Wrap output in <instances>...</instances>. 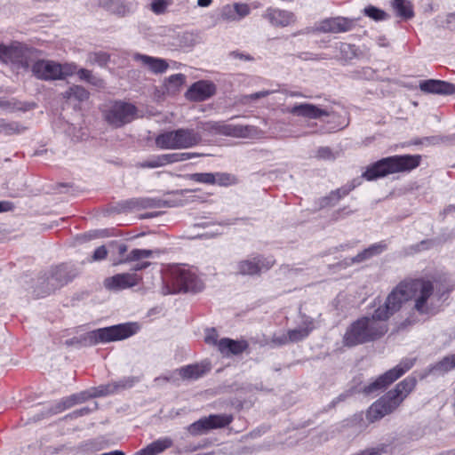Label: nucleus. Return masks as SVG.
<instances>
[{"instance_id": "1", "label": "nucleus", "mask_w": 455, "mask_h": 455, "mask_svg": "<svg viewBox=\"0 0 455 455\" xmlns=\"http://www.w3.org/2000/svg\"><path fill=\"white\" fill-rule=\"evenodd\" d=\"M381 311H375L371 316H363L353 322L343 336V344L346 347H355L380 339L388 331L387 323H384L379 315Z\"/></svg>"}, {"instance_id": "2", "label": "nucleus", "mask_w": 455, "mask_h": 455, "mask_svg": "<svg viewBox=\"0 0 455 455\" xmlns=\"http://www.w3.org/2000/svg\"><path fill=\"white\" fill-rule=\"evenodd\" d=\"M417 380L407 377L399 382L395 387L376 401L367 411V419L374 422L395 411L414 389Z\"/></svg>"}, {"instance_id": "3", "label": "nucleus", "mask_w": 455, "mask_h": 455, "mask_svg": "<svg viewBox=\"0 0 455 455\" xmlns=\"http://www.w3.org/2000/svg\"><path fill=\"white\" fill-rule=\"evenodd\" d=\"M420 160L419 155H396L385 157L369 165L362 177L371 181L389 174L411 172L419 165Z\"/></svg>"}, {"instance_id": "4", "label": "nucleus", "mask_w": 455, "mask_h": 455, "mask_svg": "<svg viewBox=\"0 0 455 455\" xmlns=\"http://www.w3.org/2000/svg\"><path fill=\"white\" fill-rule=\"evenodd\" d=\"M204 289L201 278L192 270L185 267H172L163 278L161 292L163 295L180 292H197Z\"/></svg>"}, {"instance_id": "5", "label": "nucleus", "mask_w": 455, "mask_h": 455, "mask_svg": "<svg viewBox=\"0 0 455 455\" xmlns=\"http://www.w3.org/2000/svg\"><path fill=\"white\" fill-rule=\"evenodd\" d=\"M410 299L414 301V309L420 315H435L438 311L439 298L434 293L431 281L417 279L408 283Z\"/></svg>"}, {"instance_id": "6", "label": "nucleus", "mask_w": 455, "mask_h": 455, "mask_svg": "<svg viewBox=\"0 0 455 455\" xmlns=\"http://www.w3.org/2000/svg\"><path fill=\"white\" fill-rule=\"evenodd\" d=\"M31 71L40 80H64L76 72V64L73 62L61 64L54 60H39L32 65Z\"/></svg>"}, {"instance_id": "7", "label": "nucleus", "mask_w": 455, "mask_h": 455, "mask_svg": "<svg viewBox=\"0 0 455 455\" xmlns=\"http://www.w3.org/2000/svg\"><path fill=\"white\" fill-rule=\"evenodd\" d=\"M197 128L209 135H221L234 138L250 137L252 127L242 124H231L225 121L209 120L199 122Z\"/></svg>"}, {"instance_id": "8", "label": "nucleus", "mask_w": 455, "mask_h": 455, "mask_svg": "<svg viewBox=\"0 0 455 455\" xmlns=\"http://www.w3.org/2000/svg\"><path fill=\"white\" fill-rule=\"evenodd\" d=\"M415 359H403L394 368L388 370L382 375L379 376L375 380L363 387V392L366 395H371L381 391L390 384L398 379L405 372H407L414 365Z\"/></svg>"}, {"instance_id": "9", "label": "nucleus", "mask_w": 455, "mask_h": 455, "mask_svg": "<svg viewBox=\"0 0 455 455\" xmlns=\"http://www.w3.org/2000/svg\"><path fill=\"white\" fill-rule=\"evenodd\" d=\"M30 50L20 43L9 46L0 44V60L10 65L17 72L28 69L30 64Z\"/></svg>"}, {"instance_id": "10", "label": "nucleus", "mask_w": 455, "mask_h": 455, "mask_svg": "<svg viewBox=\"0 0 455 455\" xmlns=\"http://www.w3.org/2000/svg\"><path fill=\"white\" fill-rule=\"evenodd\" d=\"M136 382L134 377H126L118 381L110 382L93 387L91 390L73 394L77 403H82L92 397L106 396L119 392L120 390L133 387Z\"/></svg>"}, {"instance_id": "11", "label": "nucleus", "mask_w": 455, "mask_h": 455, "mask_svg": "<svg viewBox=\"0 0 455 455\" xmlns=\"http://www.w3.org/2000/svg\"><path fill=\"white\" fill-rule=\"evenodd\" d=\"M137 108L131 103L116 101L104 111L106 122L116 128L131 123L136 116Z\"/></svg>"}, {"instance_id": "12", "label": "nucleus", "mask_w": 455, "mask_h": 455, "mask_svg": "<svg viewBox=\"0 0 455 455\" xmlns=\"http://www.w3.org/2000/svg\"><path fill=\"white\" fill-rule=\"evenodd\" d=\"M410 299L408 283H401L387 296L383 306L375 309L376 313L381 311L379 315L384 323H387L388 318L398 311L403 303Z\"/></svg>"}, {"instance_id": "13", "label": "nucleus", "mask_w": 455, "mask_h": 455, "mask_svg": "<svg viewBox=\"0 0 455 455\" xmlns=\"http://www.w3.org/2000/svg\"><path fill=\"white\" fill-rule=\"evenodd\" d=\"M233 419L232 414H211L190 424L188 430L193 435H202L212 429L226 427Z\"/></svg>"}, {"instance_id": "14", "label": "nucleus", "mask_w": 455, "mask_h": 455, "mask_svg": "<svg viewBox=\"0 0 455 455\" xmlns=\"http://www.w3.org/2000/svg\"><path fill=\"white\" fill-rule=\"evenodd\" d=\"M275 263L272 256L256 255L237 262L236 273L242 275H257L269 270Z\"/></svg>"}, {"instance_id": "15", "label": "nucleus", "mask_w": 455, "mask_h": 455, "mask_svg": "<svg viewBox=\"0 0 455 455\" xmlns=\"http://www.w3.org/2000/svg\"><path fill=\"white\" fill-rule=\"evenodd\" d=\"M101 343L123 340L134 335L139 327L134 323H120L104 328H99Z\"/></svg>"}, {"instance_id": "16", "label": "nucleus", "mask_w": 455, "mask_h": 455, "mask_svg": "<svg viewBox=\"0 0 455 455\" xmlns=\"http://www.w3.org/2000/svg\"><path fill=\"white\" fill-rule=\"evenodd\" d=\"M286 112L304 119H320L323 116H329L330 112L327 108L311 103H299L288 107Z\"/></svg>"}, {"instance_id": "17", "label": "nucleus", "mask_w": 455, "mask_h": 455, "mask_svg": "<svg viewBox=\"0 0 455 455\" xmlns=\"http://www.w3.org/2000/svg\"><path fill=\"white\" fill-rule=\"evenodd\" d=\"M141 277L137 274L123 273L106 278L104 285L111 291H120L133 287L140 283Z\"/></svg>"}, {"instance_id": "18", "label": "nucleus", "mask_w": 455, "mask_h": 455, "mask_svg": "<svg viewBox=\"0 0 455 455\" xmlns=\"http://www.w3.org/2000/svg\"><path fill=\"white\" fill-rule=\"evenodd\" d=\"M216 92V86L211 81L201 80L194 83L186 92V98L192 101H204Z\"/></svg>"}, {"instance_id": "19", "label": "nucleus", "mask_w": 455, "mask_h": 455, "mask_svg": "<svg viewBox=\"0 0 455 455\" xmlns=\"http://www.w3.org/2000/svg\"><path fill=\"white\" fill-rule=\"evenodd\" d=\"M355 27V20L344 17L329 18L322 20L317 29L323 33H344Z\"/></svg>"}, {"instance_id": "20", "label": "nucleus", "mask_w": 455, "mask_h": 455, "mask_svg": "<svg viewBox=\"0 0 455 455\" xmlns=\"http://www.w3.org/2000/svg\"><path fill=\"white\" fill-rule=\"evenodd\" d=\"M262 17L274 27H287L295 22L296 18L293 12L278 8H267Z\"/></svg>"}, {"instance_id": "21", "label": "nucleus", "mask_w": 455, "mask_h": 455, "mask_svg": "<svg viewBox=\"0 0 455 455\" xmlns=\"http://www.w3.org/2000/svg\"><path fill=\"white\" fill-rule=\"evenodd\" d=\"M100 5L113 14L124 17L136 11L138 3L135 0H102Z\"/></svg>"}, {"instance_id": "22", "label": "nucleus", "mask_w": 455, "mask_h": 455, "mask_svg": "<svg viewBox=\"0 0 455 455\" xmlns=\"http://www.w3.org/2000/svg\"><path fill=\"white\" fill-rule=\"evenodd\" d=\"M73 279V275H69L68 267L61 265L55 267L51 275L47 277V290L43 293L37 295L45 296L51 291L63 286Z\"/></svg>"}, {"instance_id": "23", "label": "nucleus", "mask_w": 455, "mask_h": 455, "mask_svg": "<svg viewBox=\"0 0 455 455\" xmlns=\"http://www.w3.org/2000/svg\"><path fill=\"white\" fill-rule=\"evenodd\" d=\"M421 92L432 94L451 95L455 93V84L435 79H428L419 83Z\"/></svg>"}, {"instance_id": "24", "label": "nucleus", "mask_w": 455, "mask_h": 455, "mask_svg": "<svg viewBox=\"0 0 455 455\" xmlns=\"http://www.w3.org/2000/svg\"><path fill=\"white\" fill-rule=\"evenodd\" d=\"M248 347L249 344L244 339L234 340L229 338H223L219 341V351L225 356L238 355L245 351Z\"/></svg>"}, {"instance_id": "25", "label": "nucleus", "mask_w": 455, "mask_h": 455, "mask_svg": "<svg viewBox=\"0 0 455 455\" xmlns=\"http://www.w3.org/2000/svg\"><path fill=\"white\" fill-rule=\"evenodd\" d=\"M133 60L140 62L143 66L148 67L154 74H163L169 68V64L165 60L141 53H135L133 55Z\"/></svg>"}, {"instance_id": "26", "label": "nucleus", "mask_w": 455, "mask_h": 455, "mask_svg": "<svg viewBox=\"0 0 455 455\" xmlns=\"http://www.w3.org/2000/svg\"><path fill=\"white\" fill-rule=\"evenodd\" d=\"M177 132L180 149L193 148L202 141V135L194 129L180 128Z\"/></svg>"}, {"instance_id": "27", "label": "nucleus", "mask_w": 455, "mask_h": 455, "mask_svg": "<svg viewBox=\"0 0 455 455\" xmlns=\"http://www.w3.org/2000/svg\"><path fill=\"white\" fill-rule=\"evenodd\" d=\"M154 251L147 249H133L122 262L138 261L133 265L132 270L140 271L148 267L151 263L149 261H140L142 259L150 258Z\"/></svg>"}, {"instance_id": "28", "label": "nucleus", "mask_w": 455, "mask_h": 455, "mask_svg": "<svg viewBox=\"0 0 455 455\" xmlns=\"http://www.w3.org/2000/svg\"><path fill=\"white\" fill-rule=\"evenodd\" d=\"M172 440L170 437L160 438L135 452L134 455H156L172 447Z\"/></svg>"}, {"instance_id": "29", "label": "nucleus", "mask_w": 455, "mask_h": 455, "mask_svg": "<svg viewBox=\"0 0 455 455\" xmlns=\"http://www.w3.org/2000/svg\"><path fill=\"white\" fill-rule=\"evenodd\" d=\"M210 371L209 363L189 364L178 370L184 379H197Z\"/></svg>"}, {"instance_id": "30", "label": "nucleus", "mask_w": 455, "mask_h": 455, "mask_svg": "<svg viewBox=\"0 0 455 455\" xmlns=\"http://www.w3.org/2000/svg\"><path fill=\"white\" fill-rule=\"evenodd\" d=\"M36 104L35 102L19 101L15 99L7 100H4V98H0V108L4 111L27 112V111L36 108Z\"/></svg>"}, {"instance_id": "31", "label": "nucleus", "mask_w": 455, "mask_h": 455, "mask_svg": "<svg viewBox=\"0 0 455 455\" xmlns=\"http://www.w3.org/2000/svg\"><path fill=\"white\" fill-rule=\"evenodd\" d=\"M156 144L162 149H180L177 130L159 134L156 138Z\"/></svg>"}, {"instance_id": "32", "label": "nucleus", "mask_w": 455, "mask_h": 455, "mask_svg": "<svg viewBox=\"0 0 455 455\" xmlns=\"http://www.w3.org/2000/svg\"><path fill=\"white\" fill-rule=\"evenodd\" d=\"M455 368V354L447 355L437 363L430 365L428 373L440 374L450 371Z\"/></svg>"}, {"instance_id": "33", "label": "nucleus", "mask_w": 455, "mask_h": 455, "mask_svg": "<svg viewBox=\"0 0 455 455\" xmlns=\"http://www.w3.org/2000/svg\"><path fill=\"white\" fill-rule=\"evenodd\" d=\"M314 329V323L312 320H305L303 324L298 328L289 330L290 341L299 342L306 339Z\"/></svg>"}, {"instance_id": "34", "label": "nucleus", "mask_w": 455, "mask_h": 455, "mask_svg": "<svg viewBox=\"0 0 455 455\" xmlns=\"http://www.w3.org/2000/svg\"><path fill=\"white\" fill-rule=\"evenodd\" d=\"M392 7L396 15L403 20H410L414 16L413 6L410 0H393Z\"/></svg>"}, {"instance_id": "35", "label": "nucleus", "mask_w": 455, "mask_h": 455, "mask_svg": "<svg viewBox=\"0 0 455 455\" xmlns=\"http://www.w3.org/2000/svg\"><path fill=\"white\" fill-rule=\"evenodd\" d=\"M26 127L22 125L19 122L15 121H7L5 119L0 118V133L5 136H10L13 134H20L25 132Z\"/></svg>"}, {"instance_id": "36", "label": "nucleus", "mask_w": 455, "mask_h": 455, "mask_svg": "<svg viewBox=\"0 0 455 455\" xmlns=\"http://www.w3.org/2000/svg\"><path fill=\"white\" fill-rule=\"evenodd\" d=\"M62 95L67 100H75L81 102L89 98V92L83 86L73 85L64 92Z\"/></svg>"}, {"instance_id": "37", "label": "nucleus", "mask_w": 455, "mask_h": 455, "mask_svg": "<svg viewBox=\"0 0 455 455\" xmlns=\"http://www.w3.org/2000/svg\"><path fill=\"white\" fill-rule=\"evenodd\" d=\"M186 81V76L183 74H175L170 76L164 81V87L169 93L177 92Z\"/></svg>"}, {"instance_id": "38", "label": "nucleus", "mask_w": 455, "mask_h": 455, "mask_svg": "<svg viewBox=\"0 0 455 455\" xmlns=\"http://www.w3.org/2000/svg\"><path fill=\"white\" fill-rule=\"evenodd\" d=\"M164 166L169 164L182 162L191 159L196 156H199L196 153H172L161 155Z\"/></svg>"}, {"instance_id": "39", "label": "nucleus", "mask_w": 455, "mask_h": 455, "mask_svg": "<svg viewBox=\"0 0 455 455\" xmlns=\"http://www.w3.org/2000/svg\"><path fill=\"white\" fill-rule=\"evenodd\" d=\"M99 336H100V330L96 329L80 336L79 339H77V343L84 347L95 346L97 344L101 343L100 337Z\"/></svg>"}, {"instance_id": "40", "label": "nucleus", "mask_w": 455, "mask_h": 455, "mask_svg": "<svg viewBox=\"0 0 455 455\" xmlns=\"http://www.w3.org/2000/svg\"><path fill=\"white\" fill-rule=\"evenodd\" d=\"M78 404L76 401L74 395L69 396L63 397L60 401L57 402L54 406L51 409L52 414H57L64 411L67 409L73 407L74 405Z\"/></svg>"}, {"instance_id": "41", "label": "nucleus", "mask_w": 455, "mask_h": 455, "mask_svg": "<svg viewBox=\"0 0 455 455\" xmlns=\"http://www.w3.org/2000/svg\"><path fill=\"white\" fill-rule=\"evenodd\" d=\"M172 3V0H150L149 10L156 15H163L167 12Z\"/></svg>"}, {"instance_id": "42", "label": "nucleus", "mask_w": 455, "mask_h": 455, "mask_svg": "<svg viewBox=\"0 0 455 455\" xmlns=\"http://www.w3.org/2000/svg\"><path fill=\"white\" fill-rule=\"evenodd\" d=\"M75 74H77L81 80L86 81L94 86L101 87L103 85V81L100 77L92 75V71L88 69L78 68L76 67V72Z\"/></svg>"}, {"instance_id": "43", "label": "nucleus", "mask_w": 455, "mask_h": 455, "mask_svg": "<svg viewBox=\"0 0 455 455\" xmlns=\"http://www.w3.org/2000/svg\"><path fill=\"white\" fill-rule=\"evenodd\" d=\"M215 184L221 187L235 185L238 182L237 178L228 172H214Z\"/></svg>"}, {"instance_id": "44", "label": "nucleus", "mask_w": 455, "mask_h": 455, "mask_svg": "<svg viewBox=\"0 0 455 455\" xmlns=\"http://www.w3.org/2000/svg\"><path fill=\"white\" fill-rule=\"evenodd\" d=\"M363 14L375 21L386 20L388 18L387 13L373 5L366 6L363 11Z\"/></svg>"}, {"instance_id": "45", "label": "nucleus", "mask_w": 455, "mask_h": 455, "mask_svg": "<svg viewBox=\"0 0 455 455\" xmlns=\"http://www.w3.org/2000/svg\"><path fill=\"white\" fill-rule=\"evenodd\" d=\"M191 180L208 184V185H215L214 173L213 172H196L189 175Z\"/></svg>"}, {"instance_id": "46", "label": "nucleus", "mask_w": 455, "mask_h": 455, "mask_svg": "<svg viewBox=\"0 0 455 455\" xmlns=\"http://www.w3.org/2000/svg\"><path fill=\"white\" fill-rule=\"evenodd\" d=\"M356 186L357 184H355L354 180L339 188L332 190L331 196L339 202L340 199L347 196L353 189H355Z\"/></svg>"}, {"instance_id": "47", "label": "nucleus", "mask_w": 455, "mask_h": 455, "mask_svg": "<svg viewBox=\"0 0 455 455\" xmlns=\"http://www.w3.org/2000/svg\"><path fill=\"white\" fill-rule=\"evenodd\" d=\"M161 155L151 156L147 160L140 162L138 165L141 168H157L164 166Z\"/></svg>"}, {"instance_id": "48", "label": "nucleus", "mask_w": 455, "mask_h": 455, "mask_svg": "<svg viewBox=\"0 0 455 455\" xmlns=\"http://www.w3.org/2000/svg\"><path fill=\"white\" fill-rule=\"evenodd\" d=\"M233 6L237 20H240L250 14L251 9L247 4L235 3Z\"/></svg>"}, {"instance_id": "49", "label": "nucleus", "mask_w": 455, "mask_h": 455, "mask_svg": "<svg viewBox=\"0 0 455 455\" xmlns=\"http://www.w3.org/2000/svg\"><path fill=\"white\" fill-rule=\"evenodd\" d=\"M220 16H221L222 20H227V21L237 20V17H236L235 12L234 11L233 4L232 5L227 4V5L223 6V8L221 10Z\"/></svg>"}, {"instance_id": "50", "label": "nucleus", "mask_w": 455, "mask_h": 455, "mask_svg": "<svg viewBox=\"0 0 455 455\" xmlns=\"http://www.w3.org/2000/svg\"><path fill=\"white\" fill-rule=\"evenodd\" d=\"M387 244L386 243V242L381 241L379 243H376L370 245L367 248V250H368V252L370 253V255H371V257H373V256L381 254L383 251H385L387 250Z\"/></svg>"}, {"instance_id": "51", "label": "nucleus", "mask_w": 455, "mask_h": 455, "mask_svg": "<svg viewBox=\"0 0 455 455\" xmlns=\"http://www.w3.org/2000/svg\"><path fill=\"white\" fill-rule=\"evenodd\" d=\"M218 333L215 329H207L205 331L204 341L212 346H216L219 348Z\"/></svg>"}, {"instance_id": "52", "label": "nucleus", "mask_w": 455, "mask_h": 455, "mask_svg": "<svg viewBox=\"0 0 455 455\" xmlns=\"http://www.w3.org/2000/svg\"><path fill=\"white\" fill-rule=\"evenodd\" d=\"M109 56L106 52H94L90 55V61L104 66L108 61Z\"/></svg>"}, {"instance_id": "53", "label": "nucleus", "mask_w": 455, "mask_h": 455, "mask_svg": "<svg viewBox=\"0 0 455 455\" xmlns=\"http://www.w3.org/2000/svg\"><path fill=\"white\" fill-rule=\"evenodd\" d=\"M316 157L323 160H334L335 155L328 147H321L316 151Z\"/></svg>"}, {"instance_id": "54", "label": "nucleus", "mask_w": 455, "mask_h": 455, "mask_svg": "<svg viewBox=\"0 0 455 455\" xmlns=\"http://www.w3.org/2000/svg\"><path fill=\"white\" fill-rule=\"evenodd\" d=\"M271 342L276 346H283L291 342L289 331L287 332V334L281 333L273 335Z\"/></svg>"}, {"instance_id": "55", "label": "nucleus", "mask_w": 455, "mask_h": 455, "mask_svg": "<svg viewBox=\"0 0 455 455\" xmlns=\"http://www.w3.org/2000/svg\"><path fill=\"white\" fill-rule=\"evenodd\" d=\"M275 91H269V90H263L255 93H251L249 95L244 96V100H256L260 98L267 97L270 94H272Z\"/></svg>"}, {"instance_id": "56", "label": "nucleus", "mask_w": 455, "mask_h": 455, "mask_svg": "<svg viewBox=\"0 0 455 455\" xmlns=\"http://www.w3.org/2000/svg\"><path fill=\"white\" fill-rule=\"evenodd\" d=\"M108 255L107 248L104 245L98 247L92 255V259L95 261L104 259Z\"/></svg>"}, {"instance_id": "57", "label": "nucleus", "mask_w": 455, "mask_h": 455, "mask_svg": "<svg viewBox=\"0 0 455 455\" xmlns=\"http://www.w3.org/2000/svg\"><path fill=\"white\" fill-rule=\"evenodd\" d=\"M337 203H338V201L331 196V192H330V194L328 196L323 197L320 200V206L321 207L333 206Z\"/></svg>"}, {"instance_id": "58", "label": "nucleus", "mask_w": 455, "mask_h": 455, "mask_svg": "<svg viewBox=\"0 0 455 455\" xmlns=\"http://www.w3.org/2000/svg\"><path fill=\"white\" fill-rule=\"evenodd\" d=\"M371 258V255H370V253L368 252V250L366 248L363 251L359 252L356 256H355L352 259V261L354 263H359V262L364 261L366 259H369Z\"/></svg>"}, {"instance_id": "59", "label": "nucleus", "mask_w": 455, "mask_h": 455, "mask_svg": "<svg viewBox=\"0 0 455 455\" xmlns=\"http://www.w3.org/2000/svg\"><path fill=\"white\" fill-rule=\"evenodd\" d=\"M431 140L435 143L437 142H455V134L450 137H432Z\"/></svg>"}, {"instance_id": "60", "label": "nucleus", "mask_w": 455, "mask_h": 455, "mask_svg": "<svg viewBox=\"0 0 455 455\" xmlns=\"http://www.w3.org/2000/svg\"><path fill=\"white\" fill-rule=\"evenodd\" d=\"M353 212L348 207H344L335 212V219L339 220L345 215H349Z\"/></svg>"}, {"instance_id": "61", "label": "nucleus", "mask_w": 455, "mask_h": 455, "mask_svg": "<svg viewBox=\"0 0 455 455\" xmlns=\"http://www.w3.org/2000/svg\"><path fill=\"white\" fill-rule=\"evenodd\" d=\"M12 203L7 201H0V212H4L12 210Z\"/></svg>"}, {"instance_id": "62", "label": "nucleus", "mask_w": 455, "mask_h": 455, "mask_svg": "<svg viewBox=\"0 0 455 455\" xmlns=\"http://www.w3.org/2000/svg\"><path fill=\"white\" fill-rule=\"evenodd\" d=\"M232 55L235 58H239V59L245 60H253V58L251 56L245 55V54H243V53H240L237 52H233Z\"/></svg>"}, {"instance_id": "63", "label": "nucleus", "mask_w": 455, "mask_h": 455, "mask_svg": "<svg viewBox=\"0 0 455 455\" xmlns=\"http://www.w3.org/2000/svg\"><path fill=\"white\" fill-rule=\"evenodd\" d=\"M429 243V242L422 241L420 243L417 244L415 246V251H419L421 250L427 249V244Z\"/></svg>"}, {"instance_id": "64", "label": "nucleus", "mask_w": 455, "mask_h": 455, "mask_svg": "<svg viewBox=\"0 0 455 455\" xmlns=\"http://www.w3.org/2000/svg\"><path fill=\"white\" fill-rule=\"evenodd\" d=\"M452 212H455V205L450 204L449 206H447L446 208L443 209V214L447 215V214L452 213Z\"/></svg>"}]
</instances>
